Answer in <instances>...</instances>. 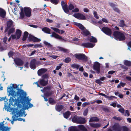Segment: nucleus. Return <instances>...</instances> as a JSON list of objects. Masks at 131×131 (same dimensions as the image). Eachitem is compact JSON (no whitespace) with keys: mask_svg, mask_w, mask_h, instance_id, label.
I'll list each match as a JSON object with an SVG mask.
<instances>
[{"mask_svg":"<svg viewBox=\"0 0 131 131\" xmlns=\"http://www.w3.org/2000/svg\"><path fill=\"white\" fill-rule=\"evenodd\" d=\"M75 25L82 31L85 29V27L82 24L77 23L75 24Z\"/></svg>","mask_w":131,"mask_h":131,"instance_id":"nucleus-31","label":"nucleus"},{"mask_svg":"<svg viewBox=\"0 0 131 131\" xmlns=\"http://www.w3.org/2000/svg\"><path fill=\"white\" fill-rule=\"evenodd\" d=\"M6 11L3 9L0 8V16L3 18H4L6 16Z\"/></svg>","mask_w":131,"mask_h":131,"instance_id":"nucleus-22","label":"nucleus"},{"mask_svg":"<svg viewBox=\"0 0 131 131\" xmlns=\"http://www.w3.org/2000/svg\"><path fill=\"white\" fill-rule=\"evenodd\" d=\"M113 36L115 39L117 40L123 41L126 39L125 36L123 33L118 31H114L113 32Z\"/></svg>","mask_w":131,"mask_h":131,"instance_id":"nucleus-3","label":"nucleus"},{"mask_svg":"<svg viewBox=\"0 0 131 131\" xmlns=\"http://www.w3.org/2000/svg\"><path fill=\"white\" fill-rule=\"evenodd\" d=\"M21 31L19 29L16 30V35L17 36V39H19L20 38L21 35Z\"/></svg>","mask_w":131,"mask_h":131,"instance_id":"nucleus-24","label":"nucleus"},{"mask_svg":"<svg viewBox=\"0 0 131 131\" xmlns=\"http://www.w3.org/2000/svg\"><path fill=\"white\" fill-rule=\"evenodd\" d=\"M71 114V112L69 111H67L63 114L64 117L66 118H68Z\"/></svg>","mask_w":131,"mask_h":131,"instance_id":"nucleus-29","label":"nucleus"},{"mask_svg":"<svg viewBox=\"0 0 131 131\" xmlns=\"http://www.w3.org/2000/svg\"><path fill=\"white\" fill-rule=\"evenodd\" d=\"M90 104V103L89 102H86L83 103L82 105L83 107H85L87 105H89Z\"/></svg>","mask_w":131,"mask_h":131,"instance_id":"nucleus-55","label":"nucleus"},{"mask_svg":"<svg viewBox=\"0 0 131 131\" xmlns=\"http://www.w3.org/2000/svg\"><path fill=\"white\" fill-rule=\"evenodd\" d=\"M17 109V108H16L15 110L14 111V112L15 113V115L12 116V118L13 120V119H16V121L17 120V119H18V116H19L15 112V111L16 109Z\"/></svg>","mask_w":131,"mask_h":131,"instance_id":"nucleus-40","label":"nucleus"},{"mask_svg":"<svg viewBox=\"0 0 131 131\" xmlns=\"http://www.w3.org/2000/svg\"><path fill=\"white\" fill-rule=\"evenodd\" d=\"M69 131H80L75 126H72L70 127Z\"/></svg>","mask_w":131,"mask_h":131,"instance_id":"nucleus-38","label":"nucleus"},{"mask_svg":"<svg viewBox=\"0 0 131 131\" xmlns=\"http://www.w3.org/2000/svg\"><path fill=\"white\" fill-rule=\"evenodd\" d=\"M44 92V95L47 97L51 96L52 94V92L51 91H46Z\"/></svg>","mask_w":131,"mask_h":131,"instance_id":"nucleus-34","label":"nucleus"},{"mask_svg":"<svg viewBox=\"0 0 131 131\" xmlns=\"http://www.w3.org/2000/svg\"><path fill=\"white\" fill-rule=\"evenodd\" d=\"M11 37L12 39H15L16 40L18 39H17V36L16 35H11Z\"/></svg>","mask_w":131,"mask_h":131,"instance_id":"nucleus-62","label":"nucleus"},{"mask_svg":"<svg viewBox=\"0 0 131 131\" xmlns=\"http://www.w3.org/2000/svg\"><path fill=\"white\" fill-rule=\"evenodd\" d=\"M119 26L122 27H123L124 26H126V25L125 23L124 20H120L119 23Z\"/></svg>","mask_w":131,"mask_h":131,"instance_id":"nucleus-30","label":"nucleus"},{"mask_svg":"<svg viewBox=\"0 0 131 131\" xmlns=\"http://www.w3.org/2000/svg\"><path fill=\"white\" fill-rule=\"evenodd\" d=\"M113 118L115 120L120 121L122 120V118L119 117H117V116H114L113 117Z\"/></svg>","mask_w":131,"mask_h":131,"instance_id":"nucleus-57","label":"nucleus"},{"mask_svg":"<svg viewBox=\"0 0 131 131\" xmlns=\"http://www.w3.org/2000/svg\"><path fill=\"white\" fill-rule=\"evenodd\" d=\"M46 1H49V0H47ZM50 2L53 4L57 5L58 3L59 0H50Z\"/></svg>","mask_w":131,"mask_h":131,"instance_id":"nucleus-45","label":"nucleus"},{"mask_svg":"<svg viewBox=\"0 0 131 131\" xmlns=\"http://www.w3.org/2000/svg\"><path fill=\"white\" fill-rule=\"evenodd\" d=\"M100 80H101L100 79H97L95 81V82L97 83L99 85H101L103 84V83Z\"/></svg>","mask_w":131,"mask_h":131,"instance_id":"nucleus-56","label":"nucleus"},{"mask_svg":"<svg viewBox=\"0 0 131 131\" xmlns=\"http://www.w3.org/2000/svg\"><path fill=\"white\" fill-rule=\"evenodd\" d=\"M13 23V21L11 20H10L8 21H7L6 23L7 27L10 28L12 26Z\"/></svg>","mask_w":131,"mask_h":131,"instance_id":"nucleus-28","label":"nucleus"},{"mask_svg":"<svg viewBox=\"0 0 131 131\" xmlns=\"http://www.w3.org/2000/svg\"><path fill=\"white\" fill-rule=\"evenodd\" d=\"M4 121L0 123V130L2 131H10L11 128L8 127L7 126H4Z\"/></svg>","mask_w":131,"mask_h":131,"instance_id":"nucleus-13","label":"nucleus"},{"mask_svg":"<svg viewBox=\"0 0 131 131\" xmlns=\"http://www.w3.org/2000/svg\"><path fill=\"white\" fill-rule=\"evenodd\" d=\"M28 39L29 41H32L34 42H39L41 40V39H38L31 34H29L28 37Z\"/></svg>","mask_w":131,"mask_h":131,"instance_id":"nucleus-11","label":"nucleus"},{"mask_svg":"<svg viewBox=\"0 0 131 131\" xmlns=\"http://www.w3.org/2000/svg\"><path fill=\"white\" fill-rule=\"evenodd\" d=\"M28 34L29 33L28 32L26 31L24 32V35L22 39V40L24 41L26 40L28 36Z\"/></svg>","mask_w":131,"mask_h":131,"instance_id":"nucleus-36","label":"nucleus"},{"mask_svg":"<svg viewBox=\"0 0 131 131\" xmlns=\"http://www.w3.org/2000/svg\"><path fill=\"white\" fill-rule=\"evenodd\" d=\"M93 68L98 74L99 73L100 71V63L97 62H95L93 65Z\"/></svg>","mask_w":131,"mask_h":131,"instance_id":"nucleus-8","label":"nucleus"},{"mask_svg":"<svg viewBox=\"0 0 131 131\" xmlns=\"http://www.w3.org/2000/svg\"><path fill=\"white\" fill-rule=\"evenodd\" d=\"M74 56L75 58L79 60H82L83 62H86L88 60L87 57L83 53H76Z\"/></svg>","mask_w":131,"mask_h":131,"instance_id":"nucleus-5","label":"nucleus"},{"mask_svg":"<svg viewBox=\"0 0 131 131\" xmlns=\"http://www.w3.org/2000/svg\"><path fill=\"white\" fill-rule=\"evenodd\" d=\"M118 111L122 113H124L125 111V110L124 108H120L118 110Z\"/></svg>","mask_w":131,"mask_h":131,"instance_id":"nucleus-64","label":"nucleus"},{"mask_svg":"<svg viewBox=\"0 0 131 131\" xmlns=\"http://www.w3.org/2000/svg\"><path fill=\"white\" fill-rule=\"evenodd\" d=\"M78 127L79 129L82 131H88L86 128L83 125H78Z\"/></svg>","mask_w":131,"mask_h":131,"instance_id":"nucleus-27","label":"nucleus"},{"mask_svg":"<svg viewBox=\"0 0 131 131\" xmlns=\"http://www.w3.org/2000/svg\"><path fill=\"white\" fill-rule=\"evenodd\" d=\"M101 30L106 35L111 37L112 31L110 28L107 27H103Z\"/></svg>","mask_w":131,"mask_h":131,"instance_id":"nucleus-6","label":"nucleus"},{"mask_svg":"<svg viewBox=\"0 0 131 131\" xmlns=\"http://www.w3.org/2000/svg\"><path fill=\"white\" fill-rule=\"evenodd\" d=\"M7 91L9 92V94L11 95L13 97L15 98L16 96H18L17 99H15V100L13 97H11L10 99V101H11L12 102H14L15 101L16 102V99H18V98H20L19 95L17 94V92L19 89L21 90H24L20 89H19L18 85L16 84H13L12 85V87H10L9 86L7 88Z\"/></svg>","mask_w":131,"mask_h":131,"instance_id":"nucleus-2","label":"nucleus"},{"mask_svg":"<svg viewBox=\"0 0 131 131\" xmlns=\"http://www.w3.org/2000/svg\"><path fill=\"white\" fill-rule=\"evenodd\" d=\"M113 131H122V127L118 123H115L112 127Z\"/></svg>","mask_w":131,"mask_h":131,"instance_id":"nucleus-9","label":"nucleus"},{"mask_svg":"<svg viewBox=\"0 0 131 131\" xmlns=\"http://www.w3.org/2000/svg\"><path fill=\"white\" fill-rule=\"evenodd\" d=\"M124 64L125 65L128 67L131 66V62L130 61L125 60L124 61Z\"/></svg>","mask_w":131,"mask_h":131,"instance_id":"nucleus-39","label":"nucleus"},{"mask_svg":"<svg viewBox=\"0 0 131 131\" xmlns=\"http://www.w3.org/2000/svg\"><path fill=\"white\" fill-rule=\"evenodd\" d=\"M122 131H129V129L126 127L123 126L122 127Z\"/></svg>","mask_w":131,"mask_h":131,"instance_id":"nucleus-52","label":"nucleus"},{"mask_svg":"<svg viewBox=\"0 0 131 131\" xmlns=\"http://www.w3.org/2000/svg\"><path fill=\"white\" fill-rule=\"evenodd\" d=\"M99 94L104 96L105 98H107L108 100H111L113 99V97H111V96H107L106 95L102 93H100Z\"/></svg>","mask_w":131,"mask_h":131,"instance_id":"nucleus-35","label":"nucleus"},{"mask_svg":"<svg viewBox=\"0 0 131 131\" xmlns=\"http://www.w3.org/2000/svg\"><path fill=\"white\" fill-rule=\"evenodd\" d=\"M55 109L58 112H60L64 108V106L60 105H56L55 106Z\"/></svg>","mask_w":131,"mask_h":131,"instance_id":"nucleus-19","label":"nucleus"},{"mask_svg":"<svg viewBox=\"0 0 131 131\" xmlns=\"http://www.w3.org/2000/svg\"><path fill=\"white\" fill-rule=\"evenodd\" d=\"M79 11V10L78 8H75L73 9L72 10V12L74 13L78 12Z\"/></svg>","mask_w":131,"mask_h":131,"instance_id":"nucleus-61","label":"nucleus"},{"mask_svg":"<svg viewBox=\"0 0 131 131\" xmlns=\"http://www.w3.org/2000/svg\"><path fill=\"white\" fill-rule=\"evenodd\" d=\"M58 50L63 51L65 53H69V50L68 49H65L63 47L58 46L57 47Z\"/></svg>","mask_w":131,"mask_h":131,"instance_id":"nucleus-21","label":"nucleus"},{"mask_svg":"<svg viewBox=\"0 0 131 131\" xmlns=\"http://www.w3.org/2000/svg\"><path fill=\"white\" fill-rule=\"evenodd\" d=\"M90 41L91 42L94 43H96L97 42L96 38L93 36H92L91 38L90 39Z\"/></svg>","mask_w":131,"mask_h":131,"instance_id":"nucleus-41","label":"nucleus"},{"mask_svg":"<svg viewBox=\"0 0 131 131\" xmlns=\"http://www.w3.org/2000/svg\"><path fill=\"white\" fill-rule=\"evenodd\" d=\"M88 112V108H86L84 110L83 112V115L84 116H86Z\"/></svg>","mask_w":131,"mask_h":131,"instance_id":"nucleus-51","label":"nucleus"},{"mask_svg":"<svg viewBox=\"0 0 131 131\" xmlns=\"http://www.w3.org/2000/svg\"><path fill=\"white\" fill-rule=\"evenodd\" d=\"M24 12L26 17H29L31 16V8L28 7H24Z\"/></svg>","mask_w":131,"mask_h":131,"instance_id":"nucleus-7","label":"nucleus"},{"mask_svg":"<svg viewBox=\"0 0 131 131\" xmlns=\"http://www.w3.org/2000/svg\"><path fill=\"white\" fill-rule=\"evenodd\" d=\"M72 121L78 124H84L86 122L85 118L77 115H75L72 118Z\"/></svg>","mask_w":131,"mask_h":131,"instance_id":"nucleus-4","label":"nucleus"},{"mask_svg":"<svg viewBox=\"0 0 131 131\" xmlns=\"http://www.w3.org/2000/svg\"><path fill=\"white\" fill-rule=\"evenodd\" d=\"M51 28L56 32L60 33V30L59 29L55 27H51Z\"/></svg>","mask_w":131,"mask_h":131,"instance_id":"nucleus-50","label":"nucleus"},{"mask_svg":"<svg viewBox=\"0 0 131 131\" xmlns=\"http://www.w3.org/2000/svg\"><path fill=\"white\" fill-rule=\"evenodd\" d=\"M51 87L50 86H47L45 87L43 89L44 92L51 91Z\"/></svg>","mask_w":131,"mask_h":131,"instance_id":"nucleus-44","label":"nucleus"},{"mask_svg":"<svg viewBox=\"0 0 131 131\" xmlns=\"http://www.w3.org/2000/svg\"><path fill=\"white\" fill-rule=\"evenodd\" d=\"M95 45V44H93L92 43L89 42L84 43H82L81 44L79 45H80L81 46L83 47L84 48L85 47L87 48H92Z\"/></svg>","mask_w":131,"mask_h":131,"instance_id":"nucleus-12","label":"nucleus"},{"mask_svg":"<svg viewBox=\"0 0 131 131\" xmlns=\"http://www.w3.org/2000/svg\"><path fill=\"white\" fill-rule=\"evenodd\" d=\"M14 53L13 51H10L8 53V55L9 57L10 58L13 56Z\"/></svg>","mask_w":131,"mask_h":131,"instance_id":"nucleus-59","label":"nucleus"},{"mask_svg":"<svg viewBox=\"0 0 131 131\" xmlns=\"http://www.w3.org/2000/svg\"><path fill=\"white\" fill-rule=\"evenodd\" d=\"M71 59L69 57L66 58L63 60V62H64L68 63L71 61Z\"/></svg>","mask_w":131,"mask_h":131,"instance_id":"nucleus-47","label":"nucleus"},{"mask_svg":"<svg viewBox=\"0 0 131 131\" xmlns=\"http://www.w3.org/2000/svg\"><path fill=\"white\" fill-rule=\"evenodd\" d=\"M73 16L75 18L79 19L85 20L86 19L85 16L83 14L79 13L74 14Z\"/></svg>","mask_w":131,"mask_h":131,"instance_id":"nucleus-10","label":"nucleus"},{"mask_svg":"<svg viewBox=\"0 0 131 131\" xmlns=\"http://www.w3.org/2000/svg\"><path fill=\"white\" fill-rule=\"evenodd\" d=\"M68 7L69 10H72L74 8V6L71 3H70Z\"/></svg>","mask_w":131,"mask_h":131,"instance_id":"nucleus-43","label":"nucleus"},{"mask_svg":"<svg viewBox=\"0 0 131 131\" xmlns=\"http://www.w3.org/2000/svg\"><path fill=\"white\" fill-rule=\"evenodd\" d=\"M43 43L48 47L50 48H51L52 47V46L49 43L45 41L43 42Z\"/></svg>","mask_w":131,"mask_h":131,"instance_id":"nucleus-46","label":"nucleus"},{"mask_svg":"<svg viewBox=\"0 0 131 131\" xmlns=\"http://www.w3.org/2000/svg\"><path fill=\"white\" fill-rule=\"evenodd\" d=\"M99 121V118L97 117H92L89 120L90 122H98Z\"/></svg>","mask_w":131,"mask_h":131,"instance_id":"nucleus-33","label":"nucleus"},{"mask_svg":"<svg viewBox=\"0 0 131 131\" xmlns=\"http://www.w3.org/2000/svg\"><path fill=\"white\" fill-rule=\"evenodd\" d=\"M20 10L21 12L19 13L20 16L19 17V19H22L24 18L25 14L24 13V9L22 7L20 9Z\"/></svg>","mask_w":131,"mask_h":131,"instance_id":"nucleus-25","label":"nucleus"},{"mask_svg":"<svg viewBox=\"0 0 131 131\" xmlns=\"http://www.w3.org/2000/svg\"><path fill=\"white\" fill-rule=\"evenodd\" d=\"M113 9L114 10V11L118 13L119 14L120 13V11L118 8L115 7V8H114Z\"/></svg>","mask_w":131,"mask_h":131,"instance_id":"nucleus-54","label":"nucleus"},{"mask_svg":"<svg viewBox=\"0 0 131 131\" xmlns=\"http://www.w3.org/2000/svg\"><path fill=\"white\" fill-rule=\"evenodd\" d=\"M15 29L14 28L12 27L8 31L9 34H10L11 33H13L15 31Z\"/></svg>","mask_w":131,"mask_h":131,"instance_id":"nucleus-48","label":"nucleus"},{"mask_svg":"<svg viewBox=\"0 0 131 131\" xmlns=\"http://www.w3.org/2000/svg\"><path fill=\"white\" fill-rule=\"evenodd\" d=\"M128 49L131 51V41H129L128 43Z\"/></svg>","mask_w":131,"mask_h":131,"instance_id":"nucleus-60","label":"nucleus"},{"mask_svg":"<svg viewBox=\"0 0 131 131\" xmlns=\"http://www.w3.org/2000/svg\"><path fill=\"white\" fill-rule=\"evenodd\" d=\"M42 79H48L49 78L48 75L47 74H46L43 75L42 77Z\"/></svg>","mask_w":131,"mask_h":131,"instance_id":"nucleus-53","label":"nucleus"},{"mask_svg":"<svg viewBox=\"0 0 131 131\" xmlns=\"http://www.w3.org/2000/svg\"><path fill=\"white\" fill-rule=\"evenodd\" d=\"M49 102L50 104H54L56 103V101L52 98L50 97L49 99Z\"/></svg>","mask_w":131,"mask_h":131,"instance_id":"nucleus-37","label":"nucleus"},{"mask_svg":"<svg viewBox=\"0 0 131 131\" xmlns=\"http://www.w3.org/2000/svg\"><path fill=\"white\" fill-rule=\"evenodd\" d=\"M17 94L19 95L20 98L16 99V103H18L17 109H16L15 113L19 116H23V114L25 113L24 111L23 107L25 106L27 108L31 107L33 105L28 101V98L26 97V93L23 90L19 89L17 92Z\"/></svg>","mask_w":131,"mask_h":131,"instance_id":"nucleus-1","label":"nucleus"},{"mask_svg":"<svg viewBox=\"0 0 131 131\" xmlns=\"http://www.w3.org/2000/svg\"><path fill=\"white\" fill-rule=\"evenodd\" d=\"M52 34L50 36L51 37H54L56 39H59L62 41H65L62 36H60L59 35L57 34L54 32H52Z\"/></svg>","mask_w":131,"mask_h":131,"instance_id":"nucleus-14","label":"nucleus"},{"mask_svg":"<svg viewBox=\"0 0 131 131\" xmlns=\"http://www.w3.org/2000/svg\"><path fill=\"white\" fill-rule=\"evenodd\" d=\"M103 110L105 112H109V111L107 107H104L103 108Z\"/></svg>","mask_w":131,"mask_h":131,"instance_id":"nucleus-63","label":"nucleus"},{"mask_svg":"<svg viewBox=\"0 0 131 131\" xmlns=\"http://www.w3.org/2000/svg\"><path fill=\"white\" fill-rule=\"evenodd\" d=\"M71 67L74 68H76L77 69H78L80 67V66L75 64H72L71 65Z\"/></svg>","mask_w":131,"mask_h":131,"instance_id":"nucleus-42","label":"nucleus"},{"mask_svg":"<svg viewBox=\"0 0 131 131\" xmlns=\"http://www.w3.org/2000/svg\"><path fill=\"white\" fill-rule=\"evenodd\" d=\"M124 115L125 116H129L130 115L129 112V111L128 110H126L125 111Z\"/></svg>","mask_w":131,"mask_h":131,"instance_id":"nucleus-58","label":"nucleus"},{"mask_svg":"<svg viewBox=\"0 0 131 131\" xmlns=\"http://www.w3.org/2000/svg\"><path fill=\"white\" fill-rule=\"evenodd\" d=\"M36 59H33L31 60L30 62V68L33 70L35 69L36 67Z\"/></svg>","mask_w":131,"mask_h":131,"instance_id":"nucleus-17","label":"nucleus"},{"mask_svg":"<svg viewBox=\"0 0 131 131\" xmlns=\"http://www.w3.org/2000/svg\"><path fill=\"white\" fill-rule=\"evenodd\" d=\"M39 83L41 85L45 86L48 84V80H45L43 79H40L39 80Z\"/></svg>","mask_w":131,"mask_h":131,"instance_id":"nucleus-20","label":"nucleus"},{"mask_svg":"<svg viewBox=\"0 0 131 131\" xmlns=\"http://www.w3.org/2000/svg\"><path fill=\"white\" fill-rule=\"evenodd\" d=\"M14 60L15 63L17 66H22L24 64L23 61L19 58H16L14 59Z\"/></svg>","mask_w":131,"mask_h":131,"instance_id":"nucleus-15","label":"nucleus"},{"mask_svg":"<svg viewBox=\"0 0 131 131\" xmlns=\"http://www.w3.org/2000/svg\"><path fill=\"white\" fill-rule=\"evenodd\" d=\"M47 70L45 68H41L38 70L37 73L39 76H41L43 74L46 73Z\"/></svg>","mask_w":131,"mask_h":131,"instance_id":"nucleus-18","label":"nucleus"},{"mask_svg":"<svg viewBox=\"0 0 131 131\" xmlns=\"http://www.w3.org/2000/svg\"><path fill=\"white\" fill-rule=\"evenodd\" d=\"M90 126L94 128H98L100 127L101 126L100 124L98 123L94 124L93 123H89Z\"/></svg>","mask_w":131,"mask_h":131,"instance_id":"nucleus-26","label":"nucleus"},{"mask_svg":"<svg viewBox=\"0 0 131 131\" xmlns=\"http://www.w3.org/2000/svg\"><path fill=\"white\" fill-rule=\"evenodd\" d=\"M42 47V44L41 43H40L39 44H35L34 46V47L35 48H37L38 47L41 48Z\"/></svg>","mask_w":131,"mask_h":131,"instance_id":"nucleus-49","label":"nucleus"},{"mask_svg":"<svg viewBox=\"0 0 131 131\" xmlns=\"http://www.w3.org/2000/svg\"><path fill=\"white\" fill-rule=\"evenodd\" d=\"M42 30L46 33L50 34L51 29L47 27H45L43 28L42 29Z\"/></svg>","mask_w":131,"mask_h":131,"instance_id":"nucleus-32","label":"nucleus"},{"mask_svg":"<svg viewBox=\"0 0 131 131\" xmlns=\"http://www.w3.org/2000/svg\"><path fill=\"white\" fill-rule=\"evenodd\" d=\"M61 4L63 9L64 12L66 13H68L69 12V11L68 9L67 5L65 4V2L63 1H62L61 2Z\"/></svg>","mask_w":131,"mask_h":131,"instance_id":"nucleus-16","label":"nucleus"},{"mask_svg":"<svg viewBox=\"0 0 131 131\" xmlns=\"http://www.w3.org/2000/svg\"><path fill=\"white\" fill-rule=\"evenodd\" d=\"M81 34L85 36H87L91 34L90 32L85 28L82 31V32H81Z\"/></svg>","mask_w":131,"mask_h":131,"instance_id":"nucleus-23","label":"nucleus"}]
</instances>
